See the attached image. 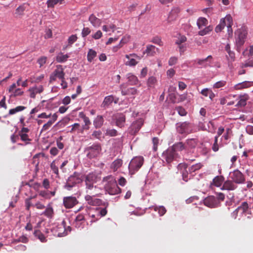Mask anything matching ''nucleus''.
Instances as JSON below:
<instances>
[{
	"label": "nucleus",
	"instance_id": "nucleus-48",
	"mask_svg": "<svg viewBox=\"0 0 253 253\" xmlns=\"http://www.w3.org/2000/svg\"><path fill=\"white\" fill-rule=\"evenodd\" d=\"M64 0H48L47 1V5L48 7H52L58 3H61Z\"/></svg>",
	"mask_w": 253,
	"mask_h": 253
},
{
	"label": "nucleus",
	"instance_id": "nucleus-6",
	"mask_svg": "<svg viewBox=\"0 0 253 253\" xmlns=\"http://www.w3.org/2000/svg\"><path fill=\"white\" fill-rule=\"evenodd\" d=\"M101 151V147L99 144L94 143L92 145L86 147L84 152L89 159H93L97 157Z\"/></svg>",
	"mask_w": 253,
	"mask_h": 253
},
{
	"label": "nucleus",
	"instance_id": "nucleus-52",
	"mask_svg": "<svg viewBox=\"0 0 253 253\" xmlns=\"http://www.w3.org/2000/svg\"><path fill=\"white\" fill-rule=\"evenodd\" d=\"M117 131L115 129H107L105 135L109 136H115L117 135Z\"/></svg>",
	"mask_w": 253,
	"mask_h": 253
},
{
	"label": "nucleus",
	"instance_id": "nucleus-25",
	"mask_svg": "<svg viewBox=\"0 0 253 253\" xmlns=\"http://www.w3.org/2000/svg\"><path fill=\"white\" fill-rule=\"evenodd\" d=\"M88 20L94 27H98L101 24V20L96 17L93 14L89 16Z\"/></svg>",
	"mask_w": 253,
	"mask_h": 253
},
{
	"label": "nucleus",
	"instance_id": "nucleus-40",
	"mask_svg": "<svg viewBox=\"0 0 253 253\" xmlns=\"http://www.w3.org/2000/svg\"><path fill=\"white\" fill-rule=\"evenodd\" d=\"M179 167H184V169L180 171L181 173L182 174V179L185 181L187 182L190 178L188 177V172L187 170V167H185V165L181 166L179 165L178 166Z\"/></svg>",
	"mask_w": 253,
	"mask_h": 253
},
{
	"label": "nucleus",
	"instance_id": "nucleus-33",
	"mask_svg": "<svg viewBox=\"0 0 253 253\" xmlns=\"http://www.w3.org/2000/svg\"><path fill=\"white\" fill-rule=\"evenodd\" d=\"M41 214L44 215L49 218H51L53 214V208L50 205H48V206L46 208L45 211H43Z\"/></svg>",
	"mask_w": 253,
	"mask_h": 253
},
{
	"label": "nucleus",
	"instance_id": "nucleus-1",
	"mask_svg": "<svg viewBox=\"0 0 253 253\" xmlns=\"http://www.w3.org/2000/svg\"><path fill=\"white\" fill-rule=\"evenodd\" d=\"M103 182H106L104 188L106 193L110 195L119 194L121 192V189L118 187L117 183L114 177L111 175L103 178Z\"/></svg>",
	"mask_w": 253,
	"mask_h": 253
},
{
	"label": "nucleus",
	"instance_id": "nucleus-24",
	"mask_svg": "<svg viewBox=\"0 0 253 253\" xmlns=\"http://www.w3.org/2000/svg\"><path fill=\"white\" fill-rule=\"evenodd\" d=\"M179 12L180 9L178 7H174L172 8L169 13L168 21L170 22L171 21L174 20L176 18Z\"/></svg>",
	"mask_w": 253,
	"mask_h": 253
},
{
	"label": "nucleus",
	"instance_id": "nucleus-55",
	"mask_svg": "<svg viewBox=\"0 0 253 253\" xmlns=\"http://www.w3.org/2000/svg\"><path fill=\"white\" fill-rule=\"evenodd\" d=\"M187 144L191 148L195 147L197 145V140L196 139H190L187 140Z\"/></svg>",
	"mask_w": 253,
	"mask_h": 253
},
{
	"label": "nucleus",
	"instance_id": "nucleus-61",
	"mask_svg": "<svg viewBox=\"0 0 253 253\" xmlns=\"http://www.w3.org/2000/svg\"><path fill=\"white\" fill-rule=\"evenodd\" d=\"M126 42V41H124L123 39L121 40L119 44L116 45L113 47V52H115L122 46V44H124Z\"/></svg>",
	"mask_w": 253,
	"mask_h": 253
},
{
	"label": "nucleus",
	"instance_id": "nucleus-18",
	"mask_svg": "<svg viewBox=\"0 0 253 253\" xmlns=\"http://www.w3.org/2000/svg\"><path fill=\"white\" fill-rule=\"evenodd\" d=\"M125 57L128 59V61L126 62L125 65L130 67L134 66L138 63V61L134 59L135 57L139 59V57L134 53L126 54Z\"/></svg>",
	"mask_w": 253,
	"mask_h": 253
},
{
	"label": "nucleus",
	"instance_id": "nucleus-43",
	"mask_svg": "<svg viewBox=\"0 0 253 253\" xmlns=\"http://www.w3.org/2000/svg\"><path fill=\"white\" fill-rule=\"evenodd\" d=\"M154 211L158 212L160 216H163L164 215L167 211L166 208L163 206H154Z\"/></svg>",
	"mask_w": 253,
	"mask_h": 253
},
{
	"label": "nucleus",
	"instance_id": "nucleus-22",
	"mask_svg": "<svg viewBox=\"0 0 253 253\" xmlns=\"http://www.w3.org/2000/svg\"><path fill=\"white\" fill-rule=\"evenodd\" d=\"M54 76L60 80L64 79L65 73L62 68V66L61 65H57L56 69L53 71Z\"/></svg>",
	"mask_w": 253,
	"mask_h": 253
},
{
	"label": "nucleus",
	"instance_id": "nucleus-26",
	"mask_svg": "<svg viewBox=\"0 0 253 253\" xmlns=\"http://www.w3.org/2000/svg\"><path fill=\"white\" fill-rule=\"evenodd\" d=\"M104 120L102 116L98 115L94 119L93 124L95 128H99L101 127L104 123Z\"/></svg>",
	"mask_w": 253,
	"mask_h": 253
},
{
	"label": "nucleus",
	"instance_id": "nucleus-34",
	"mask_svg": "<svg viewBox=\"0 0 253 253\" xmlns=\"http://www.w3.org/2000/svg\"><path fill=\"white\" fill-rule=\"evenodd\" d=\"M158 48H156L153 45H148L146 46V49H145L144 53H147L148 55H154L156 53V50H158Z\"/></svg>",
	"mask_w": 253,
	"mask_h": 253
},
{
	"label": "nucleus",
	"instance_id": "nucleus-47",
	"mask_svg": "<svg viewBox=\"0 0 253 253\" xmlns=\"http://www.w3.org/2000/svg\"><path fill=\"white\" fill-rule=\"evenodd\" d=\"M50 167L52 172L55 173L57 176H59V171L58 168L55 165V161H52V162L50 164Z\"/></svg>",
	"mask_w": 253,
	"mask_h": 253
},
{
	"label": "nucleus",
	"instance_id": "nucleus-14",
	"mask_svg": "<svg viewBox=\"0 0 253 253\" xmlns=\"http://www.w3.org/2000/svg\"><path fill=\"white\" fill-rule=\"evenodd\" d=\"M235 41L238 48L241 47L245 42L246 35L240 30H237L235 33Z\"/></svg>",
	"mask_w": 253,
	"mask_h": 253
},
{
	"label": "nucleus",
	"instance_id": "nucleus-53",
	"mask_svg": "<svg viewBox=\"0 0 253 253\" xmlns=\"http://www.w3.org/2000/svg\"><path fill=\"white\" fill-rule=\"evenodd\" d=\"M151 42L160 46L163 45V42H162L161 38L158 36H156L153 38Z\"/></svg>",
	"mask_w": 253,
	"mask_h": 253
},
{
	"label": "nucleus",
	"instance_id": "nucleus-10",
	"mask_svg": "<svg viewBox=\"0 0 253 253\" xmlns=\"http://www.w3.org/2000/svg\"><path fill=\"white\" fill-rule=\"evenodd\" d=\"M91 194L87 195L84 199L87 203L91 206H99L102 204V201L95 197L97 194L91 192Z\"/></svg>",
	"mask_w": 253,
	"mask_h": 253
},
{
	"label": "nucleus",
	"instance_id": "nucleus-63",
	"mask_svg": "<svg viewBox=\"0 0 253 253\" xmlns=\"http://www.w3.org/2000/svg\"><path fill=\"white\" fill-rule=\"evenodd\" d=\"M47 58L45 56H42L38 59L37 62L40 65V67L42 66L46 61Z\"/></svg>",
	"mask_w": 253,
	"mask_h": 253
},
{
	"label": "nucleus",
	"instance_id": "nucleus-42",
	"mask_svg": "<svg viewBox=\"0 0 253 253\" xmlns=\"http://www.w3.org/2000/svg\"><path fill=\"white\" fill-rule=\"evenodd\" d=\"M25 109H26V107L25 106H18L15 108L10 109L9 111L8 114L9 115H13L17 112L22 111L24 110H25Z\"/></svg>",
	"mask_w": 253,
	"mask_h": 253
},
{
	"label": "nucleus",
	"instance_id": "nucleus-9",
	"mask_svg": "<svg viewBox=\"0 0 253 253\" xmlns=\"http://www.w3.org/2000/svg\"><path fill=\"white\" fill-rule=\"evenodd\" d=\"M229 176L231 180L236 184H243L245 181L244 175L238 169L230 172Z\"/></svg>",
	"mask_w": 253,
	"mask_h": 253
},
{
	"label": "nucleus",
	"instance_id": "nucleus-27",
	"mask_svg": "<svg viewBox=\"0 0 253 253\" xmlns=\"http://www.w3.org/2000/svg\"><path fill=\"white\" fill-rule=\"evenodd\" d=\"M249 99V96L247 94H244L243 95H240L239 96V100L235 105V106L239 107H244L247 104V101Z\"/></svg>",
	"mask_w": 253,
	"mask_h": 253
},
{
	"label": "nucleus",
	"instance_id": "nucleus-16",
	"mask_svg": "<svg viewBox=\"0 0 253 253\" xmlns=\"http://www.w3.org/2000/svg\"><path fill=\"white\" fill-rule=\"evenodd\" d=\"M120 89L123 95H135L137 93V90L135 87L126 88L125 84H123L120 85Z\"/></svg>",
	"mask_w": 253,
	"mask_h": 253
},
{
	"label": "nucleus",
	"instance_id": "nucleus-44",
	"mask_svg": "<svg viewBox=\"0 0 253 253\" xmlns=\"http://www.w3.org/2000/svg\"><path fill=\"white\" fill-rule=\"evenodd\" d=\"M122 165V161L121 159H118L115 160L111 165V168L114 170H117Z\"/></svg>",
	"mask_w": 253,
	"mask_h": 253
},
{
	"label": "nucleus",
	"instance_id": "nucleus-62",
	"mask_svg": "<svg viewBox=\"0 0 253 253\" xmlns=\"http://www.w3.org/2000/svg\"><path fill=\"white\" fill-rule=\"evenodd\" d=\"M176 110L179 115L181 116H184L186 115L187 112L182 107H178L176 108Z\"/></svg>",
	"mask_w": 253,
	"mask_h": 253
},
{
	"label": "nucleus",
	"instance_id": "nucleus-15",
	"mask_svg": "<svg viewBox=\"0 0 253 253\" xmlns=\"http://www.w3.org/2000/svg\"><path fill=\"white\" fill-rule=\"evenodd\" d=\"M143 124V121L141 119L133 122L129 128V132L132 134H135L139 130Z\"/></svg>",
	"mask_w": 253,
	"mask_h": 253
},
{
	"label": "nucleus",
	"instance_id": "nucleus-58",
	"mask_svg": "<svg viewBox=\"0 0 253 253\" xmlns=\"http://www.w3.org/2000/svg\"><path fill=\"white\" fill-rule=\"evenodd\" d=\"M238 208H239V211H242V212H244L246 211L248 209V204L246 202H244Z\"/></svg>",
	"mask_w": 253,
	"mask_h": 253
},
{
	"label": "nucleus",
	"instance_id": "nucleus-28",
	"mask_svg": "<svg viewBox=\"0 0 253 253\" xmlns=\"http://www.w3.org/2000/svg\"><path fill=\"white\" fill-rule=\"evenodd\" d=\"M224 180V178L222 175H217L215 176L212 180L211 184L216 186L220 187Z\"/></svg>",
	"mask_w": 253,
	"mask_h": 253
},
{
	"label": "nucleus",
	"instance_id": "nucleus-45",
	"mask_svg": "<svg viewBox=\"0 0 253 253\" xmlns=\"http://www.w3.org/2000/svg\"><path fill=\"white\" fill-rule=\"evenodd\" d=\"M212 27L211 26H207L204 29L200 31L198 33V34L200 36H203L207 34H208L212 30Z\"/></svg>",
	"mask_w": 253,
	"mask_h": 253
},
{
	"label": "nucleus",
	"instance_id": "nucleus-23",
	"mask_svg": "<svg viewBox=\"0 0 253 253\" xmlns=\"http://www.w3.org/2000/svg\"><path fill=\"white\" fill-rule=\"evenodd\" d=\"M43 88L42 86H34L30 88L29 91L30 92V97L35 98L37 93H40L43 91Z\"/></svg>",
	"mask_w": 253,
	"mask_h": 253
},
{
	"label": "nucleus",
	"instance_id": "nucleus-31",
	"mask_svg": "<svg viewBox=\"0 0 253 253\" xmlns=\"http://www.w3.org/2000/svg\"><path fill=\"white\" fill-rule=\"evenodd\" d=\"M114 101V96L112 95L106 96L102 103V107L107 108Z\"/></svg>",
	"mask_w": 253,
	"mask_h": 253
},
{
	"label": "nucleus",
	"instance_id": "nucleus-11",
	"mask_svg": "<svg viewBox=\"0 0 253 253\" xmlns=\"http://www.w3.org/2000/svg\"><path fill=\"white\" fill-rule=\"evenodd\" d=\"M232 22V17L230 15H227L224 18H221L219 24H218L215 28V32L219 33L221 32L225 26H227V23Z\"/></svg>",
	"mask_w": 253,
	"mask_h": 253
},
{
	"label": "nucleus",
	"instance_id": "nucleus-49",
	"mask_svg": "<svg viewBox=\"0 0 253 253\" xmlns=\"http://www.w3.org/2000/svg\"><path fill=\"white\" fill-rule=\"evenodd\" d=\"M19 135L20 136L21 140L23 141L26 142V143H29V142L31 140L28 135V134L26 133H20L19 132Z\"/></svg>",
	"mask_w": 253,
	"mask_h": 253
},
{
	"label": "nucleus",
	"instance_id": "nucleus-12",
	"mask_svg": "<svg viewBox=\"0 0 253 253\" xmlns=\"http://www.w3.org/2000/svg\"><path fill=\"white\" fill-rule=\"evenodd\" d=\"M204 205L210 208H215L219 206V201L213 196H208L204 200Z\"/></svg>",
	"mask_w": 253,
	"mask_h": 253
},
{
	"label": "nucleus",
	"instance_id": "nucleus-64",
	"mask_svg": "<svg viewBox=\"0 0 253 253\" xmlns=\"http://www.w3.org/2000/svg\"><path fill=\"white\" fill-rule=\"evenodd\" d=\"M90 33V30L88 27H84L82 31V36L83 38L86 37Z\"/></svg>",
	"mask_w": 253,
	"mask_h": 253
},
{
	"label": "nucleus",
	"instance_id": "nucleus-32",
	"mask_svg": "<svg viewBox=\"0 0 253 253\" xmlns=\"http://www.w3.org/2000/svg\"><path fill=\"white\" fill-rule=\"evenodd\" d=\"M125 121V116L123 114H120L116 117V125L120 127H122L124 126Z\"/></svg>",
	"mask_w": 253,
	"mask_h": 253
},
{
	"label": "nucleus",
	"instance_id": "nucleus-13",
	"mask_svg": "<svg viewBox=\"0 0 253 253\" xmlns=\"http://www.w3.org/2000/svg\"><path fill=\"white\" fill-rule=\"evenodd\" d=\"M63 202L64 206L67 209L73 208L78 203L77 198L73 196L64 197Z\"/></svg>",
	"mask_w": 253,
	"mask_h": 253
},
{
	"label": "nucleus",
	"instance_id": "nucleus-41",
	"mask_svg": "<svg viewBox=\"0 0 253 253\" xmlns=\"http://www.w3.org/2000/svg\"><path fill=\"white\" fill-rule=\"evenodd\" d=\"M96 52L92 49H89L87 53V59L88 61L91 62L96 56Z\"/></svg>",
	"mask_w": 253,
	"mask_h": 253
},
{
	"label": "nucleus",
	"instance_id": "nucleus-2",
	"mask_svg": "<svg viewBox=\"0 0 253 253\" xmlns=\"http://www.w3.org/2000/svg\"><path fill=\"white\" fill-rule=\"evenodd\" d=\"M83 182L82 175L80 173L74 172L67 179L64 188L67 190H71L72 189L76 186L78 184Z\"/></svg>",
	"mask_w": 253,
	"mask_h": 253
},
{
	"label": "nucleus",
	"instance_id": "nucleus-29",
	"mask_svg": "<svg viewBox=\"0 0 253 253\" xmlns=\"http://www.w3.org/2000/svg\"><path fill=\"white\" fill-rule=\"evenodd\" d=\"M157 83V80L156 77L154 76L150 77L147 81V85L149 90L155 88Z\"/></svg>",
	"mask_w": 253,
	"mask_h": 253
},
{
	"label": "nucleus",
	"instance_id": "nucleus-7",
	"mask_svg": "<svg viewBox=\"0 0 253 253\" xmlns=\"http://www.w3.org/2000/svg\"><path fill=\"white\" fill-rule=\"evenodd\" d=\"M176 131L178 133L187 134L192 132V126L190 123L184 122L176 124Z\"/></svg>",
	"mask_w": 253,
	"mask_h": 253
},
{
	"label": "nucleus",
	"instance_id": "nucleus-50",
	"mask_svg": "<svg viewBox=\"0 0 253 253\" xmlns=\"http://www.w3.org/2000/svg\"><path fill=\"white\" fill-rule=\"evenodd\" d=\"M34 198V196H31L30 198L25 200V206L27 210H29L31 206H35V205H33L31 201Z\"/></svg>",
	"mask_w": 253,
	"mask_h": 253
},
{
	"label": "nucleus",
	"instance_id": "nucleus-4",
	"mask_svg": "<svg viewBox=\"0 0 253 253\" xmlns=\"http://www.w3.org/2000/svg\"><path fill=\"white\" fill-rule=\"evenodd\" d=\"M104 205L105 206L104 208L101 209L96 208L91 209L89 210L88 214L89 217L92 218L90 222H95L98 220L101 217L104 216L107 214V211L106 207H108V203H104Z\"/></svg>",
	"mask_w": 253,
	"mask_h": 253
},
{
	"label": "nucleus",
	"instance_id": "nucleus-3",
	"mask_svg": "<svg viewBox=\"0 0 253 253\" xmlns=\"http://www.w3.org/2000/svg\"><path fill=\"white\" fill-rule=\"evenodd\" d=\"M97 175L95 172H91L85 175L84 182L86 193L91 194V191L97 188L94 184L97 182Z\"/></svg>",
	"mask_w": 253,
	"mask_h": 253
},
{
	"label": "nucleus",
	"instance_id": "nucleus-5",
	"mask_svg": "<svg viewBox=\"0 0 253 253\" xmlns=\"http://www.w3.org/2000/svg\"><path fill=\"white\" fill-rule=\"evenodd\" d=\"M144 162L143 157L138 156L133 158L128 165L129 172L133 174L135 173L142 167Z\"/></svg>",
	"mask_w": 253,
	"mask_h": 253
},
{
	"label": "nucleus",
	"instance_id": "nucleus-8",
	"mask_svg": "<svg viewBox=\"0 0 253 253\" xmlns=\"http://www.w3.org/2000/svg\"><path fill=\"white\" fill-rule=\"evenodd\" d=\"M177 154L172 148L169 147L167 150L164 151L162 154L163 161H166L168 164H170L177 157Z\"/></svg>",
	"mask_w": 253,
	"mask_h": 253
},
{
	"label": "nucleus",
	"instance_id": "nucleus-60",
	"mask_svg": "<svg viewBox=\"0 0 253 253\" xmlns=\"http://www.w3.org/2000/svg\"><path fill=\"white\" fill-rule=\"evenodd\" d=\"M73 225L76 228L79 229H82L84 227V222L74 221L73 223Z\"/></svg>",
	"mask_w": 253,
	"mask_h": 253
},
{
	"label": "nucleus",
	"instance_id": "nucleus-35",
	"mask_svg": "<svg viewBox=\"0 0 253 253\" xmlns=\"http://www.w3.org/2000/svg\"><path fill=\"white\" fill-rule=\"evenodd\" d=\"M34 235L35 237L39 239L41 242L42 243H45L46 242L47 240L43 235L40 230H36L34 232Z\"/></svg>",
	"mask_w": 253,
	"mask_h": 253
},
{
	"label": "nucleus",
	"instance_id": "nucleus-20",
	"mask_svg": "<svg viewBox=\"0 0 253 253\" xmlns=\"http://www.w3.org/2000/svg\"><path fill=\"white\" fill-rule=\"evenodd\" d=\"M128 84L130 85H137L139 83V80L136 76L132 73H128L126 75Z\"/></svg>",
	"mask_w": 253,
	"mask_h": 253
},
{
	"label": "nucleus",
	"instance_id": "nucleus-51",
	"mask_svg": "<svg viewBox=\"0 0 253 253\" xmlns=\"http://www.w3.org/2000/svg\"><path fill=\"white\" fill-rule=\"evenodd\" d=\"M226 84V82L225 81H220L216 83H215L213 85V87L214 88H219L220 87L224 86Z\"/></svg>",
	"mask_w": 253,
	"mask_h": 253
},
{
	"label": "nucleus",
	"instance_id": "nucleus-17",
	"mask_svg": "<svg viewBox=\"0 0 253 253\" xmlns=\"http://www.w3.org/2000/svg\"><path fill=\"white\" fill-rule=\"evenodd\" d=\"M237 188V184L232 180H227L225 181L221 188L222 190L233 191Z\"/></svg>",
	"mask_w": 253,
	"mask_h": 253
},
{
	"label": "nucleus",
	"instance_id": "nucleus-56",
	"mask_svg": "<svg viewBox=\"0 0 253 253\" xmlns=\"http://www.w3.org/2000/svg\"><path fill=\"white\" fill-rule=\"evenodd\" d=\"M84 123V126H83V128L85 130H88L89 128V126L91 124L89 119L86 117L83 119Z\"/></svg>",
	"mask_w": 253,
	"mask_h": 253
},
{
	"label": "nucleus",
	"instance_id": "nucleus-38",
	"mask_svg": "<svg viewBox=\"0 0 253 253\" xmlns=\"http://www.w3.org/2000/svg\"><path fill=\"white\" fill-rule=\"evenodd\" d=\"M27 4L23 3L19 6L15 10V14L18 16H22L24 14V12L26 8Z\"/></svg>",
	"mask_w": 253,
	"mask_h": 253
},
{
	"label": "nucleus",
	"instance_id": "nucleus-54",
	"mask_svg": "<svg viewBox=\"0 0 253 253\" xmlns=\"http://www.w3.org/2000/svg\"><path fill=\"white\" fill-rule=\"evenodd\" d=\"M12 92V93L10 95L11 97H16L18 96H21L24 93V92L22 91L20 88H17Z\"/></svg>",
	"mask_w": 253,
	"mask_h": 253
},
{
	"label": "nucleus",
	"instance_id": "nucleus-39",
	"mask_svg": "<svg viewBox=\"0 0 253 253\" xmlns=\"http://www.w3.org/2000/svg\"><path fill=\"white\" fill-rule=\"evenodd\" d=\"M225 50L227 52L228 55L229 56L230 61L233 62L235 60V53L234 51H231L230 50V45L229 43H227L225 47Z\"/></svg>",
	"mask_w": 253,
	"mask_h": 253
},
{
	"label": "nucleus",
	"instance_id": "nucleus-59",
	"mask_svg": "<svg viewBox=\"0 0 253 253\" xmlns=\"http://www.w3.org/2000/svg\"><path fill=\"white\" fill-rule=\"evenodd\" d=\"M77 40V37L76 35H72L70 36L68 39V42L69 45H71L74 43Z\"/></svg>",
	"mask_w": 253,
	"mask_h": 253
},
{
	"label": "nucleus",
	"instance_id": "nucleus-37",
	"mask_svg": "<svg viewBox=\"0 0 253 253\" xmlns=\"http://www.w3.org/2000/svg\"><path fill=\"white\" fill-rule=\"evenodd\" d=\"M208 20L206 18L200 17L197 21V25L199 29H202L204 26H207Z\"/></svg>",
	"mask_w": 253,
	"mask_h": 253
},
{
	"label": "nucleus",
	"instance_id": "nucleus-30",
	"mask_svg": "<svg viewBox=\"0 0 253 253\" xmlns=\"http://www.w3.org/2000/svg\"><path fill=\"white\" fill-rule=\"evenodd\" d=\"M70 57L68 54H64L62 52H59L56 56V61L58 63H64L67 61Z\"/></svg>",
	"mask_w": 253,
	"mask_h": 253
},
{
	"label": "nucleus",
	"instance_id": "nucleus-36",
	"mask_svg": "<svg viewBox=\"0 0 253 253\" xmlns=\"http://www.w3.org/2000/svg\"><path fill=\"white\" fill-rule=\"evenodd\" d=\"M170 148L176 152L177 151H180L184 150L185 149V146L182 142H179L175 143Z\"/></svg>",
	"mask_w": 253,
	"mask_h": 253
},
{
	"label": "nucleus",
	"instance_id": "nucleus-19",
	"mask_svg": "<svg viewBox=\"0 0 253 253\" xmlns=\"http://www.w3.org/2000/svg\"><path fill=\"white\" fill-rule=\"evenodd\" d=\"M212 57L211 55H209L207 57L204 59H197L196 60L197 63L201 66V67H207L210 66L212 62Z\"/></svg>",
	"mask_w": 253,
	"mask_h": 253
},
{
	"label": "nucleus",
	"instance_id": "nucleus-46",
	"mask_svg": "<svg viewBox=\"0 0 253 253\" xmlns=\"http://www.w3.org/2000/svg\"><path fill=\"white\" fill-rule=\"evenodd\" d=\"M202 167V165L201 163H197L192 165L189 168V171L190 173L195 172V171L200 169Z\"/></svg>",
	"mask_w": 253,
	"mask_h": 253
},
{
	"label": "nucleus",
	"instance_id": "nucleus-57",
	"mask_svg": "<svg viewBox=\"0 0 253 253\" xmlns=\"http://www.w3.org/2000/svg\"><path fill=\"white\" fill-rule=\"evenodd\" d=\"M208 131L211 133H214L215 131V128L213 123L212 121H209L208 124Z\"/></svg>",
	"mask_w": 253,
	"mask_h": 253
},
{
	"label": "nucleus",
	"instance_id": "nucleus-21",
	"mask_svg": "<svg viewBox=\"0 0 253 253\" xmlns=\"http://www.w3.org/2000/svg\"><path fill=\"white\" fill-rule=\"evenodd\" d=\"M253 85V82L244 81L235 84L234 88L236 90L248 88Z\"/></svg>",
	"mask_w": 253,
	"mask_h": 253
}]
</instances>
